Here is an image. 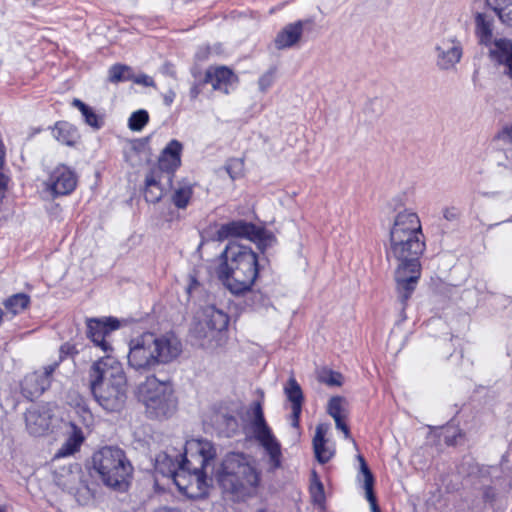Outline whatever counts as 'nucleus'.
Instances as JSON below:
<instances>
[{"instance_id": "1", "label": "nucleus", "mask_w": 512, "mask_h": 512, "mask_svg": "<svg viewBox=\"0 0 512 512\" xmlns=\"http://www.w3.org/2000/svg\"><path fill=\"white\" fill-rule=\"evenodd\" d=\"M424 250L425 237L419 216L410 210L397 213L390 228L386 254L388 259L394 258L399 262L395 281L402 310L420 278L419 257Z\"/></svg>"}, {"instance_id": "2", "label": "nucleus", "mask_w": 512, "mask_h": 512, "mask_svg": "<svg viewBox=\"0 0 512 512\" xmlns=\"http://www.w3.org/2000/svg\"><path fill=\"white\" fill-rule=\"evenodd\" d=\"M216 449L207 440H191L186 443L185 455L181 461L173 460L167 453H160L155 459V468L162 474H170L179 489H183L178 477L188 472L199 489L207 486L214 473Z\"/></svg>"}, {"instance_id": "3", "label": "nucleus", "mask_w": 512, "mask_h": 512, "mask_svg": "<svg viewBox=\"0 0 512 512\" xmlns=\"http://www.w3.org/2000/svg\"><path fill=\"white\" fill-rule=\"evenodd\" d=\"M89 386L95 401L107 412H120L127 400L123 367L111 355L95 361L89 370Z\"/></svg>"}, {"instance_id": "4", "label": "nucleus", "mask_w": 512, "mask_h": 512, "mask_svg": "<svg viewBox=\"0 0 512 512\" xmlns=\"http://www.w3.org/2000/svg\"><path fill=\"white\" fill-rule=\"evenodd\" d=\"M258 257L248 246L235 241L228 243L220 255L216 274L234 295L251 290L258 276Z\"/></svg>"}, {"instance_id": "5", "label": "nucleus", "mask_w": 512, "mask_h": 512, "mask_svg": "<svg viewBox=\"0 0 512 512\" xmlns=\"http://www.w3.org/2000/svg\"><path fill=\"white\" fill-rule=\"evenodd\" d=\"M181 351V342L174 334L145 332L129 341L128 364L136 371H150L173 361Z\"/></svg>"}, {"instance_id": "6", "label": "nucleus", "mask_w": 512, "mask_h": 512, "mask_svg": "<svg viewBox=\"0 0 512 512\" xmlns=\"http://www.w3.org/2000/svg\"><path fill=\"white\" fill-rule=\"evenodd\" d=\"M215 476L223 493L233 501L253 496L260 484V472L243 453L227 454Z\"/></svg>"}, {"instance_id": "7", "label": "nucleus", "mask_w": 512, "mask_h": 512, "mask_svg": "<svg viewBox=\"0 0 512 512\" xmlns=\"http://www.w3.org/2000/svg\"><path fill=\"white\" fill-rule=\"evenodd\" d=\"M92 463L102 482L119 490L126 486L133 470L125 452L114 446H105L95 452Z\"/></svg>"}, {"instance_id": "8", "label": "nucleus", "mask_w": 512, "mask_h": 512, "mask_svg": "<svg viewBox=\"0 0 512 512\" xmlns=\"http://www.w3.org/2000/svg\"><path fill=\"white\" fill-rule=\"evenodd\" d=\"M139 396L151 418L171 416L176 410V399L169 381H160L154 375L148 376L139 386Z\"/></svg>"}, {"instance_id": "9", "label": "nucleus", "mask_w": 512, "mask_h": 512, "mask_svg": "<svg viewBox=\"0 0 512 512\" xmlns=\"http://www.w3.org/2000/svg\"><path fill=\"white\" fill-rule=\"evenodd\" d=\"M460 473H467V477L477 490L481 492L485 504L493 505L500 490L506 488V479L503 469L498 466H484L471 459L464 461L459 467Z\"/></svg>"}, {"instance_id": "10", "label": "nucleus", "mask_w": 512, "mask_h": 512, "mask_svg": "<svg viewBox=\"0 0 512 512\" xmlns=\"http://www.w3.org/2000/svg\"><path fill=\"white\" fill-rule=\"evenodd\" d=\"M254 418L251 421V429L255 439L265 449L269 456V465L271 470L281 467V445L272 434L271 429L266 423L262 406L259 402L255 403L253 409Z\"/></svg>"}, {"instance_id": "11", "label": "nucleus", "mask_w": 512, "mask_h": 512, "mask_svg": "<svg viewBox=\"0 0 512 512\" xmlns=\"http://www.w3.org/2000/svg\"><path fill=\"white\" fill-rule=\"evenodd\" d=\"M229 237H245L250 240L258 241L259 247L261 248L272 245L275 241V237L270 232L243 220L223 224L215 235L217 241H224Z\"/></svg>"}, {"instance_id": "12", "label": "nucleus", "mask_w": 512, "mask_h": 512, "mask_svg": "<svg viewBox=\"0 0 512 512\" xmlns=\"http://www.w3.org/2000/svg\"><path fill=\"white\" fill-rule=\"evenodd\" d=\"M58 368V362H53L44 366L42 369L33 371L25 375L21 382V392L29 400L40 397L50 388L53 374Z\"/></svg>"}, {"instance_id": "13", "label": "nucleus", "mask_w": 512, "mask_h": 512, "mask_svg": "<svg viewBox=\"0 0 512 512\" xmlns=\"http://www.w3.org/2000/svg\"><path fill=\"white\" fill-rule=\"evenodd\" d=\"M77 185V176L65 165L57 166L45 182V191L52 198L72 193Z\"/></svg>"}, {"instance_id": "14", "label": "nucleus", "mask_w": 512, "mask_h": 512, "mask_svg": "<svg viewBox=\"0 0 512 512\" xmlns=\"http://www.w3.org/2000/svg\"><path fill=\"white\" fill-rule=\"evenodd\" d=\"M436 66L439 70L449 71L455 68L462 57V46L454 38H443L435 45Z\"/></svg>"}, {"instance_id": "15", "label": "nucleus", "mask_w": 512, "mask_h": 512, "mask_svg": "<svg viewBox=\"0 0 512 512\" xmlns=\"http://www.w3.org/2000/svg\"><path fill=\"white\" fill-rule=\"evenodd\" d=\"M119 327L120 323L115 318H107L105 322L98 319H89L87 321V336L95 346L101 348L106 355H110L109 353L112 352L113 348L106 338Z\"/></svg>"}, {"instance_id": "16", "label": "nucleus", "mask_w": 512, "mask_h": 512, "mask_svg": "<svg viewBox=\"0 0 512 512\" xmlns=\"http://www.w3.org/2000/svg\"><path fill=\"white\" fill-rule=\"evenodd\" d=\"M52 414L47 406H33L25 413L26 428L31 435L42 436L51 426Z\"/></svg>"}, {"instance_id": "17", "label": "nucleus", "mask_w": 512, "mask_h": 512, "mask_svg": "<svg viewBox=\"0 0 512 512\" xmlns=\"http://www.w3.org/2000/svg\"><path fill=\"white\" fill-rule=\"evenodd\" d=\"M238 82V76L226 66L209 67L203 79L204 84H210L213 90L224 94L229 93V87Z\"/></svg>"}, {"instance_id": "18", "label": "nucleus", "mask_w": 512, "mask_h": 512, "mask_svg": "<svg viewBox=\"0 0 512 512\" xmlns=\"http://www.w3.org/2000/svg\"><path fill=\"white\" fill-rule=\"evenodd\" d=\"M182 144L178 140H171L163 149L159 157V167L163 171L173 172L181 164Z\"/></svg>"}, {"instance_id": "19", "label": "nucleus", "mask_w": 512, "mask_h": 512, "mask_svg": "<svg viewBox=\"0 0 512 512\" xmlns=\"http://www.w3.org/2000/svg\"><path fill=\"white\" fill-rule=\"evenodd\" d=\"M303 33V22L297 21L286 25L275 38V46L282 50L294 46L301 38Z\"/></svg>"}, {"instance_id": "20", "label": "nucleus", "mask_w": 512, "mask_h": 512, "mask_svg": "<svg viewBox=\"0 0 512 512\" xmlns=\"http://www.w3.org/2000/svg\"><path fill=\"white\" fill-rule=\"evenodd\" d=\"M329 430L328 424H319L316 426L313 438V449L317 461L321 464L327 463L333 456V451L326 446L325 435Z\"/></svg>"}, {"instance_id": "21", "label": "nucleus", "mask_w": 512, "mask_h": 512, "mask_svg": "<svg viewBox=\"0 0 512 512\" xmlns=\"http://www.w3.org/2000/svg\"><path fill=\"white\" fill-rule=\"evenodd\" d=\"M66 431H69V436L59 451L56 453L57 457H64L75 453L82 442L84 436L80 427L75 422L71 421L67 424Z\"/></svg>"}, {"instance_id": "22", "label": "nucleus", "mask_w": 512, "mask_h": 512, "mask_svg": "<svg viewBox=\"0 0 512 512\" xmlns=\"http://www.w3.org/2000/svg\"><path fill=\"white\" fill-rule=\"evenodd\" d=\"M203 315V322L210 331L221 332L228 326V315L214 306L206 307L203 310Z\"/></svg>"}, {"instance_id": "23", "label": "nucleus", "mask_w": 512, "mask_h": 512, "mask_svg": "<svg viewBox=\"0 0 512 512\" xmlns=\"http://www.w3.org/2000/svg\"><path fill=\"white\" fill-rule=\"evenodd\" d=\"M52 133L60 143L67 146H73L79 140L77 128L65 121L57 122Z\"/></svg>"}, {"instance_id": "24", "label": "nucleus", "mask_w": 512, "mask_h": 512, "mask_svg": "<svg viewBox=\"0 0 512 512\" xmlns=\"http://www.w3.org/2000/svg\"><path fill=\"white\" fill-rule=\"evenodd\" d=\"M193 195V184L190 181L183 180L177 184L171 196L172 203L178 209H185Z\"/></svg>"}, {"instance_id": "25", "label": "nucleus", "mask_w": 512, "mask_h": 512, "mask_svg": "<svg viewBox=\"0 0 512 512\" xmlns=\"http://www.w3.org/2000/svg\"><path fill=\"white\" fill-rule=\"evenodd\" d=\"M490 54L499 64L503 66L512 58V41L506 38H496Z\"/></svg>"}, {"instance_id": "26", "label": "nucleus", "mask_w": 512, "mask_h": 512, "mask_svg": "<svg viewBox=\"0 0 512 512\" xmlns=\"http://www.w3.org/2000/svg\"><path fill=\"white\" fill-rule=\"evenodd\" d=\"M284 393L288 401L291 403V407H302L304 402V395L301 386L293 376L290 377L285 384Z\"/></svg>"}, {"instance_id": "27", "label": "nucleus", "mask_w": 512, "mask_h": 512, "mask_svg": "<svg viewBox=\"0 0 512 512\" xmlns=\"http://www.w3.org/2000/svg\"><path fill=\"white\" fill-rule=\"evenodd\" d=\"M476 33L480 42L489 45L492 39V23L485 14L478 13L475 17Z\"/></svg>"}, {"instance_id": "28", "label": "nucleus", "mask_w": 512, "mask_h": 512, "mask_svg": "<svg viewBox=\"0 0 512 512\" xmlns=\"http://www.w3.org/2000/svg\"><path fill=\"white\" fill-rule=\"evenodd\" d=\"M5 309L12 315L23 312L30 304V297L25 293H17L4 301Z\"/></svg>"}, {"instance_id": "29", "label": "nucleus", "mask_w": 512, "mask_h": 512, "mask_svg": "<svg viewBox=\"0 0 512 512\" xmlns=\"http://www.w3.org/2000/svg\"><path fill=\"white\" fill-rule=\"evenodd\" d=\"M72 105L80 110L87 125L94 129H100L102 127L103 121L90 106L79 99H74Z\"/></svg>"}, {"instance_id": "30", "label": "nucleus", "mask_w": 512, "mask_h": 512, "mask_svg": "<svg viewBox=\"0 0 512 512\" xmlns=\"http://www.w3.org/2000/svg\"><path fill=\"white\" fill-rule=\"evenodd\" d=\"M133 78V69L125 64H114L108 70V81L114 84L130 81Z\"/></svg>"}, {"instance_id": "31", "label": "nucleus", "mask_w": 512, "mask_h": 512, "mask_svg": "<svg viewBox=\"0 0 512 512\" xmlns=\"http://www.w3.org/2000/svg\"><path fill=\"white\" fill-rule=\"evenodd\" d=\"M346 399L341 396H334L330 398L327 405V413L333 418L346 417Z\"/></svg>"}, {"instance_id": "32", "label": "nucleus", "mask_w": 512, "mask_h": 512, "mask_svg": "<svg viewBox=\"0 0 512 512\" xmlns=\"http://www.w3.org/2000/svg\"><path fill=\"white\" fill-rule=\"evenodd\" d=\"M75 412L79 418V421L85 426L90 427L93 424L94 418L86 402L78 397L75 404Z\"/></svg>"}, {"instance_id": "33", "label": "nucleus", "mask_w": 512, "mask_h": 512, "mask_svg": "<svg viewBox=\"0 0 512 512\" xmlns=\"http://www.w3.org/2000/svg\"><path fill=\"white\" fill-rule=\"evenodd\" d=\"M149 121V115L146 110L140 109L133 112L128 120V127L132 131H141Z\"/></svg>"}, {"instance_id": "34", "label": "nucleus", "mask_w": 512, "mask_h": 512, "mask_svg": "<svg viewBox=\"0 0 512 512\" xmlns=\"http://www.w3.org/2000/svg\"><path fill=\"white\" fill-rule=\"evenodd\" d=\"M318 379L321 383H324L328 386H341L343 383L342 374L329 369L321 370Z\"/></svg>"}, {"instance_id": "35", "label": "nucleus", "mask_w": 512, "mask_h": 512, "mask_svg": "<svg viewBox=\"0 0 512 512\" xmlns=\"http://www.w3.org/2000/svg\"><path fill=\"white\" fill-rule=\"evenodd\" d=\"M358 460L360 462V470L361 473L364 476V489L365 494L369 492H373V485H374V477L372 472L370 471L369 467L367 466L365 459L363 456L359 455Z\"/></svg>"}, {"instance_id": "36", "label": "nucleus", "mask_w": 512, "mask_h": 512, "mask_svg": "<svg viewBox=\"0 0 512 512\" xmlns=\"http://www.w3.org/2000/svg\"><path fill=\"white\" fill-rule=\"evenodd\" d=\"M358 460L360 462V470L361 473L364 476V489L365 494L369 492H373V485H374V477L372 472L370 471L369 467L367 466L365 459L363 456L359 455Z\"/></svg>"}, {"instance_id": "37", "label": "nucleus", "mask_w": 512, "mask_h": 512, "mask_svg": "<svg viewBox=\"0 0 512 512\" xmlns=\"http://www.w3.org/2000/svg\"><path fill=\"white\" fill-rule=\"evenodd\" d=\"M276 68L272 67L266 71L258 80L259 90L263 93L272 86L275 79Z\"/></svg>"}, {"instance_id": "38", "label": "nucleus", "mask_w": 512, "mask_h": 512, "mask_svg": "<svg viewBox=\"0 0 512 512\" xmlns=\"http://www.w3.org/2000/svg\"><path fill=\"white\" fill-rule=\"evenodd\" d=\"M312 476L311 493L314 501L320 503L324 500V487L315 471H313Z\"/></svg>"}, {"instance_id": "39", "label": "nucleus", "mask_w": 512, "mask_h": 512, "mask_svg": "<svg viewBox=\"0 0 512 512\" xmlns=\"http://www.w3.org/2000/svg\"><path fill=\"white\" fill-rule=\"evenodd\" d=\"M502 23L512 27V0L494 10Z\"/></svg>"}, {"instance_id": "40", "label": "nucleus", "mask_w": 512, "mask_h": 512, "mask_svg": "<svg viewBox=\"0 0 512 512\" xmlns=\"http://www.w3.org/2000/svg\"><path fill=\"white\" fill-rule=\"evenodd\" d=\"M144 196L147 202L157 203L163 196L161 187H145Z\"/></svg>"}, {"instance_id": "41", "label": "nucleus", "mask_w": 512, "mask_h": 512, "mask_svg": "<svg viewBox=\"0 0 512 512\" xmlns=\"http://www.w3.org/2000/svg\"><path fill=\"white\" fill-rule=\"evenodd\" d=\"M496 139L505 144H512V123L504 126L495 136Z\"/></svg>"}, {"instance_id": "42", "label": "nucleus", "mask_w": 512, "mask_h": 512, "mask_svg": "<svg viewBox=\"0 0 512 512\" xmlns=\"http://www.w3.org/2000/svg\"><path fill=\"white\" fill-rule=\"evenodd\" d=\"M76 353H77V351H76L74 345H72L70 343H64L63 345H61V347L59 349V360L57 361L58 365L64 358H66L68 356H72Z\"/></svg>"}, {"instance_id": "43", "label": "nucleus", "mask_w": 512, "mask_h": 512, "mask_svg": "<svg viewBox=\"0 0 512 512\" xmlns=\"http://www.w3.org/2000/svg\"><path fill=\"white\" fill-rule=\"evenodd\" d=\"M136 84L147 86V87H155V82L152 77L146 74L135 75L133 73V78L131 79Z\"/></svg>"}, {"instance_id": "44", "label": "nucleus", "mask_w": 512, "mask_h": 512, "mask_svg": "<svg viewBox=\"0 0 512 512\" xmlns=\"http://www.w3.org/2000/svg\"><path fill=\"white\" fill-rule=\"evenodd\" d=\"M443 217L447 221H456L460 217V211L456 207H446L443 209Z\"/></svg>"}, {"instance_id": "45", "label": "nucleus", "mask_w": 512, "mask_h": 512, "mask_svg": "<svg viewBox=\"0 0 512 512\" xmlns=\"http://www.w3.org/2000/svg\"><path fill=\"white\" fill-rule=\"evenodd\" d=\"M346 417H340L334 419L336 428L343 431L345 438H350V430L349 427L345 424L344 419Z\"/></svg>"}, {"instance_id": "46", "label": "nucleus", "mask_w": 512, "mask_h": 512, "mask_svg": "<svg viewBox=\"0 0 512 512\" xmlns=\"http://www.w3.org/2000/svg\"><path fill=\"white\" fill-rule=\"evenodd\" d=\"M292 408V414H291V418H292V426L297 428L299 427V419H300V415H301V412H302V407H291Z\"/></svg>"}, {"instance_id": "47", "label": "nucleus", "mask_w": 512, "mask_h": 512, "mask_svg": "<svg viewBox=\"0 0 512 512\" xmlns=\"http://www.w3.org/2000/svg\"><path fill=\"white\" fill-rule=\"evenodd\" d=\"M366 499L370 503L372 512H381L380 509H379V506L377 505V500H376V496L374 494V491L366 493Z\"/></svg>"}, {"instance_id": "48", "label": "nucleus", "mask_w": 512, "mask_h": 512, "mask_svg": "<svg viewBox=\"0 0 512 512\" xmlns=\"http://www.w3.org/2000/svg\"><path fill=\"white\" fill-rule=\"evenodd\" d=\"M145 187H160V184L153 173L146 176Z\"/></svg>"}, {"instance_id": "49", "label": "nucleus", "mask_w": 512, "mask_h": 512, "mask_svg": "<svg viewBox=\"0 0 512 512\" xmlns=\"http://www.w3.org/2000/svg\"><path fill=\"white\" fill-rule=\"evenodd\" d=\"M511 0H486V3L489 7H491L494 10L497 8L509 3Z\"/></svg>"}, {"instance_id": "50", "label": "nucleus", "mask_w": 512, "mask_h": 512, "mask_svg": "<svg viewBox=\"0 0 512 512\" xmlns=\"http://www.w3.org/2000/svg\"><path fill=\"white\" fill-rule=\"evenodd\" d=\"M201 93L200 84H194L190 89V97L192 99H196L198 95Z\"/></svg>"}, {"instance_id": "51", "label": "nucleus", "mask_w": 512, "mask_h": 512, "mask_svg": "<svg viewBox=\"0 0 512 512\" xmlns=\"http://www.w3.org/2000/svg\"><path fill=\"white\" fill-rule=\"evenodd\" d=\"M504 74L512 79V58L504 65Z\"/></svg>"}, {"instance_id": "52", "label": "nucleus", "mask_w": 512, "mask_h": 512, "mask_svg": "<svg viewBox=\"0 0 512 512\" xmlns=\"http://www.w3.org/2000/svg\"><path fill=\"white\" fill-rule=\"evenodd\" d=\"M175 97V93L173 91H170L168 94L164 96V102L166 105H170Z\"/></svg>"}, {"instance_id": "53", "label": "nucleus", "mask_w": 512, "mask_h": 512, "mask_svg": "<svg viewBox=\"0 0 512 512\" xmlns=\"http://www.w3.org/2000/svg\"><path fill=\"white\" fill-rule=\"evenodd\" d=\"M159 512H181V511L178 509H175V508H163Z\"/></svg>"}, {"instance_id": "54", "label": "nucleus", "mask_w": 512, "mask_h": 512, "mask_svg": "<svg viewBox=\"0 0 512 512\" xmlns=\"http://www.w3.org/2000/svg\"><path fill=\"white\" fill-rule=\"evenodd\" d=\"M379 103V100L378 99H374L370 102L371 105H376Z\"/></svg>"}, {"instance_id": "55", "label": "nucleus", "mask_w": 512, "mask_h": 512, "mask_svg": "<svg viewBox=\"0 0 512 512\" xmlns=\"http://www.w3.org/2000/svg\"><path fill=\"white\" fill-rule=\"evenodd\" d=\"M230 420H232L235 423L234 417H229Z\"/></svg>"}]
</instances>
